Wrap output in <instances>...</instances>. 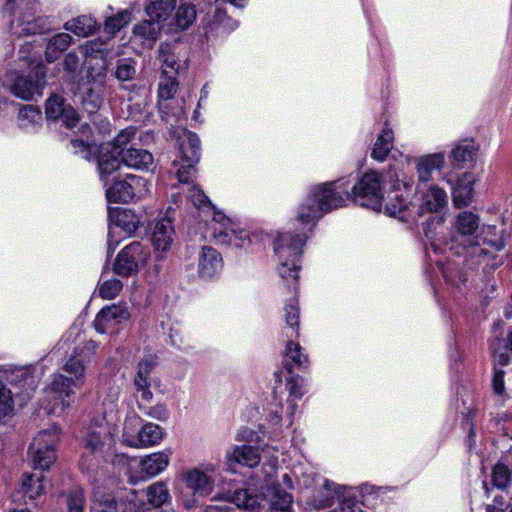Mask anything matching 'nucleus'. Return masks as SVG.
Listing matches in <instances>:
<instances>
[{"mask_svg": "<svg viewBox=\"0 0 512 512\" xmlns=\"http://www.w3.org/2000/svg\"><path fill=\"white\" fill-rule=\"evenodd\" d=\"M292 495L282 490L278 486L273 487V493L270 500L271 512H291Z\"/></svg>", "mask_w": 512, "mask_h": 512, "instance_id": "4c0bfd02", "label": "nucleus"}, {"mask_svg": "<svg viewBox=\"0 0 512 512\" xmlns=\"http://www.w3.org/2000/svg\"><path fill=\"white\" fill-rule=\"evenodd\" d=\"M150 258V249L140 241L126 245L117 255L113 271L121 277H129L145 267Z\"/></svg>", "mask_w": 512, "mask_h": 512, "instance_id": "423d86ee", "label": "nucleus"}, {"mask_svg": "<svg viewBox=\"0 0 512 512\" xmlns=\"http://www.w3.org/2000/svg\"><path fill=\"white\" fill-rule=\"evenodd\" d=\"M134 422H137V418L132 417L127 419L124 424L123 430V441L131 447H148L158 444L163 438L162 428L153 423H147L141 427V429L134 435L131 431Z\"/></svg>", "mask_w": 512, "mask_h": 512, "instance_id": "6e6552de", "label": "nucleus"}, {"mask_svg": "<svg viewBox=\"0 0 512 512\" xmlns=\"http://www.w3.org/2000/svg\"><path fill=\"white\" fill-rule=\"evenodd\" d=\"M29 16L27 19L19 18L16 21H11L10 30L12 34L22 37L28 35H35L38 33H42L43 28L38 23V20L35 18H31Z\"/></svg>", "mask_w": 512, "mask_h": 512, "instance_id": "7c9ffc66", "label": "nucleus"}, {"mask_svg": "<svg viewBox=\"0 0 512 512\" xmlns=\"http://www.w3.org/2000/svg\"><path fill=\"white\" fill-rule=\"evenodd\" d=\"M64 27L78 36L86 37L94 33L96 22L91 17L79 16L66 22Z\"/></svg>", "mask_w": 512, "mask_h": 512, "instance_id": "f704fd0d", "label": "nucleus"}, {"mask_svg": "<svg viewBox=\"0 0 512 512\" xmlns=\"http://www.w3.org/2000/svg\"><path fill=\"white\" fill-rule=\"evenodd\" d=\"M283 319L285 325L282 327L283 333L289 339L297 338L299 336L300 324V309L298 300L291 299L285 304L283 309Z\"/></svg>", "mask_w": 512, "mask_h": 512, "instance_id": "6ab92c4d", "label": "nucleus"}, {"mask_svg": "<svg viewBox=\"0 0 512 512\" xmlns=\"http://www.w3.org/2000/svg\"><path fill=\"white\" fill-rule=\"evenodd\" d=\"M104 94L105 93L103 92L92 90L89 88L83 98V105L85 109L89 113H93L96 110H98L102 105Z\"/></svg>", "mask_w": 512, "mask_h": 512, "instance_id": "5fc2aeb1", "label": "nucleus"}, {"mask_svg": "<svg viewBox=\"0 0 512 512\" xmlns=\"http://www.w3.org/2000/svg\"><path fill=\"white\" fill-rule=\"evenodd\" d=\"M477 148L473 141L465 140L457 145L451 152V158L459 163L472 161L476 154Z\"/></svg>", "mask_w": 512, "mask_h": 512, "instance_id": "c03bdc74", "label": "nucleus"}, {"mask_svg": "<svg viewBox=\"0 0 512 512\" xmlns=\"http://www.w3.org/2000/svg\"><path fill=\"white\" fill-rule=\"evenodd\" d=\"M124 165L120 154L113 150H104L97 157V169L100 179L105 183L109 177Z\"/></svg>", "mask_w": 512, "mask_h": 512, "instance_id": "f3484780", "label": "nucleus"}, {"mask_svg": "<svg viewBox=\"0 0 512 512\" xmlns=\"http://www.w3.org/2000/svg\"><path fill=\"white\" fill-rule=\"evenodd\" d=\"M309 504L315 509H322L329 507L333 504V497L329 495H314L310 500Z\"/></svg>", "mask_w": 512, "mask_h": 512, "instance_id": "774afa93", "label": "nucleus"}, {"mask_svg": "<svg viewBox=\"0 0 512 512\" xmlns=\"http://www.w3.org/2000/svg\"><path fill=\"white\" fill-rule=\"evenodd\" d=\"M131 20V13L128 10H123L113 17H110L105 22V30L108 33L114 34L122 27L127 25Z\"/></svg>", "mask_w": 512, "mask_h": 512, "instance_id": "3c124183", "label": "nucleus"}, {"mask_svg": "<svg viewBox=\"0 0 512 512\" xmlns=\"http://www.w3.org/2000/svg\"><path fill=\"white\" fill-rule=\"evenodd\" d=\"M136 134L137 129L134 127L122 129L111 142V150L123 156L125 150H129L133 146L132 143L135 140Z\"/></svg>", "mask_w": 512, "mask_h": 512, "instance_id": "e433bc0d", "label": "nucleus"}, {"mask_svg": "<svg viewBox=\"0 0 512 512\" xmlns=\"http://www.w3.org/2000/svg\"><path fill=\"white\" fill-rule=\"evenodd\" d=\"M45 68L38 65L34 75L17 76L10 85V92L23 100H31L37 95H41V89L45 85Z\"/></svg>", "mask_w": 512, "mask_h": 512, "instance_id": "9d476101", "label": "nucleus"}, {"mask_svg": "<svg viewBox=\"0 0 512 512\" xmlns=\"http://www.w3.org/2000/svg\"><path fill=\"white\" fill-rule=\"evenodd\" d=\"M444 164V156L441 153L422 156L417 160V173L419 180L427 182L431 179L432 173L439 170Z\"/></svg>", "mask_w": 512, "mask_h": 512, "instance_id": "5701e85b", "label": "nucleus"}, {"mask_svg": "<svg viewBox=\"0 0 512 512\" xmlns=\"http://www.w3.org/2000/svg\"><path fill=\"white\" fill-rule=\"evenodd\" d=\"M480 225V219L478 215L470 211H462L456 218V230L459 234L466 236L472 235L477 231Z\"/></svg>", "mask_w": 512, "mask_h": 512, "instance_id": "473e14b6", "label": "nucleus"}, {"mask_svg": "<svg viewBox=\"0 0 512 512\" xmlns=\"http://www.w3.org/2000/svg\"><path fill=\"white\" fill-rule=\"evenodd\" d=\"M447 204L446 192L438 187H431L424 196V201L419 208V213L439 212Z\"/></svg>", "mask_w": 512, "mask_h": 512, "instance_id": "b1692460", "label": "nucleus"}, {"mask_svg": "<svg viewBox=\"0 0 512 512\" xmlns=\"http://www.w3.org/2000/svg\"><path fill=\"white\" fill-rule=\"evenodd\" d=\"M60 429L52 426L43 430L34 437L29 447V456L32 459L34 468L40 470L49 469L56 461V445L59 442Z\"/></svg>", "mask_w": 512, "mask_h": 512, "instance_id": "39448f33", "label": "nucleus"}, {"mask_svg": "<svg viewBox=\"0 0 512 512\" xmlns=\"http://www.w3.org/2000/svg\"><path fill=\"white\" fill-rule=\"evenodd\" d=\"M195 164L190 161H181L178 163L177 161H173V166L176 169L175 175L180 183L187 184L188 187L190 185V180L193 178L195 174Z\"/></svg>", "mask_w": 512, "mask_h": 512, "instance_id": "de8ad7c7", "label": "nucleus"}, {"mask_svg": "<svg viewBox=\"0 0 512 512\" xmlns=\"http://www.w3.org/2000/svg\"><path fill=\"white\" fill-rule=\"evenodd\" d=\"M175 231L169 217L160 219L153 230L152 242L156 250L167 251L173 242Z\"/></svg>", "mask_w": 512, "mask_h": 512, "instance_id": "dca6fc26", "label": "nucleus"}, {"mask_svg": "<svg viewBox=\"0 0 512 512\" xmlns=\"http://www.w3.org/2000/svg\"><path fill=\"white\" fill-rule=\"evenodd\" d=\"M223 266L222 257L216 249L205 246L199 253L198 275L202 279H212Z\"/></svg>", "mask_w": 512, "mask_h": 512, "instance_id": "f8f14e48", "label": "nucleus"}, {"mask_svg": "<svg viewBox=\"0 0 512 512\" xmlns=\"http://www.w3.org/2000/svg\"><path fill=\"white\" fill-rule=\"evenodd\" d=\"M93 509L94 512H118L115 498L112 495H104L101 499L96 500Z\"/></svg>", "mask_w": 512, "mask_h": 512, "instance_id": "680f3d73", "label": "nucleus"}, {"mask_svg": "<svg viewBox=\"0 0 512 512\" xmlns=\"http://www.w3.org/2000/svg\"><path fill=\"white\" fill-rule=\"evenodd\" d=\"M177 46L170 44H161L159 47V60L162 63V73L177 75L179 70L186 64V60H181L177 53Z\"/></svg>", "mask_w": 512, "mask_h": 512, "instance_id": "412c9836", "label": "nucleus"}, {"mask_svg": "<svg viewBox=\"0 0 512 512\" xmlns=\"http://www.w3.org/2000/svg\"><path fill=\"white\" fill-rule=\"evenodd\" d=\"M80 58L75 52H69L63 59V66L70 80H74L80 69Z\"/></svg>", "mask_w": 512, "mask_h": 512, "instance_id": "6e6d98bb", "label": "nucleus"}, {"mask_svg": "<svg viewBox=\"0 0 512 512\" xmlns=\"http://www.w3.org/2000/svg\"><path fill=\"white\" fill-rule=\"evenodd\" d=\"M224 499L246 510H254L260 507L261 503L264 501L262 495L249 488H241L234 492H228L224 494Z\"/></svg>", "mask_w": 512, "mask_h": 512, "instance_id": "4468645a", "label": "nucleus"}, {"mask_svg": "<svg viewBox=\"0 0 512 512\" xmlns=\"http://www.w3.org/2000/svg\"><path fill=\"white\" fill-rule=\"evenodd\" d=\"M302 383L303 379L297 376H291L287 380V388L289 390V394L294 399H299L303 396L304 392L302 391Z\"/></svg>", "mask_w": 512, "mask_h": 512, "instance_id": "69168bd1", "label": "nucleus"}, {"mask_svg": "<svg viewBox=\"0 0 512 512\" xmlns=\"http://www.w3.org/2000/svg\"><path fill=\"white\" fill-rule=\"evenodd\" d=\"M146 496L148 503L155 508L161 507L170 499V493L167 485L162 481L148 486L146 489Z\"/></svg>", "mask_w": 512, "mask_h": 512, "instance_id": "72a5a7b5", "label": "nucleus"}, {"mask_svg": "<svg viewBox=\"0 0 512 512\" xmlns=\"http://www.w3.org/2000/svg\"><path fill=\"white\" fill-rule=\"evenodd\" d=\"M105 431L89 429L82 438V446L90 453H96L104 447Z\"/></svg>", "mask_w": 512, "mask_h": 512, "instance_id": "37998d69", "label": "nucleus"}, {"mask_svg": "<svg viewBox=\"0 0 512 512\" xmlns=\"http://www.w3.org/2000/svg\"><path fill=\"white\" fill-rule=\"evenodd\" d=\"M474 183L475 177L472 173H464L458 178L452 191L453 203L456 207H465L471 203Z\"/></svg>", "mask_w": 512, "mask_h": 512, "instance_id": "2eb2a0df", "label": "nucleus"}, {"mask_svg": "<svg viewBox=\"0 0 512 512\" xmlns=\"http://www.w3.org/2000/svg\"><path fill=\"white\" fill-rule=\"evenodd\" d=\"M385 208L390 216L395 217L408 208V202L402 196L395 195V197L386 204Z\"/></svg>", "mask_w": 512, "mask_h": 512, "instance_id": "052dcab7", "label": "nucleus"}, {"mask_svg": "<svg viewBox=\"0 0 512 512\" xmlns=\"http://www.w3.org/2000/svg\"><path fill=\"white\" fill-rule=\"evenodd\" d=\"M179 151L181 161L198 163L200 159L199 137L191 131H185L183 135L179 137Z\"/></svg>", "mask_w": 512, "mask_h": 512, "instance_id": "4be33fe9", "label": "nucleus"}, {"mask_svg": "<svg viewBox=\"0 0 512 512\" xmlns=\"http://www.w3.org/2000/svg\"><path fill=\"white\" fill-rule=\"evenodd\" d=\"M170 453L158 452L148 455L141 461V470L153 477L161 473L169 464Z\"/></svg>", "mask_w": 512, "mask_h": 512, "instance_id": "a878e982", "label": "nucleus"}, {"mask_svg": "<svg viewBox=\"0 0 512 512\" xmlns=\"http://www.w3.org/2000/svg\"><path fill=\"white\" fill-rule=\"evenodd\" d=\"M25 7V9L30 11H36L37 1L36 0H6L3 6L4 13H9L10 15L17 9Z\"/></svg>", "mask_w": 512, "mask_h": 512, "instance_id": "4d7b16f0", "label": "nucleus"}, {"mask_svg": "<svg viewBox=\"0 0 512 512\" xmlns=\"http://www.w3.org/2000/svg\"><path fill=\"white\" fill-rule=\"evenodd\" d=\"M383 179L375 171L365 173L352 187L355 200H362L361 205L376 209L382 200Z\"/></svg>", "mask_w": 512, "mask_h": 512, "instance_id": "0eeeda50", "label": "nucleus"}, {"mask_svg": "<svg viewBox=\"0 0 512 512\" xmlns=\"http://www.w3.org/2000/svg\"><path fill=\"white\" fill-rule=\"evenodd\" d=\"M145 185L144 178L129 174L125 179L115 181L106 190V197L109 202L128 203L141 193Z\"/></svg>", "mask_w": 512, "mask_h": 512, "instance_id": "1a4fd4ad", "label": "nucleus"}, {"mask_svg": "<svg viewBox=\"0 0 512 512\" xmlns=\"http://www.w3.org/2000/svg\"><path fill=\"white\" fill-rule=\"evenodd\" d=\"M346 198L350 197L342 180L324 183L312 190L300 204L297 220L301 223H311L319 220L324 214L341 207Z\"/></svg>", "mask_w": 512, "mask_h": 512, "instance_id": "f03ea898", "label": "nucleus"}, {"mask_svg": "<svg viewBox=\"0 0 512 512\" xmlns=\"http://www.w3.org/2000/svg\"><path fill=\"white\" fill-rule=\"evenodd\" d=\"M230 459H233L235 462L243 466L252 468L259 464L260 455L256 447L242 445L234 448Z\"/></svg>", "mask_w": 512, "mask_h": 512, "instance_id": "c756f323", "label": "nucleus"}, {"mask_svg": "<svg viewBox=\"0 0 512 512\" xmlns=\"http://www.w3.org/2000/svg\"><path fill=\"white\" fill-rule=\"evenodd\" d=\"M66 127L73 128L79 121L77 111L70 105H65L63 114L60 116Z\"/></svg>", "mask_w": 512, "mask_h": 512, "instance_id": "338daca9", "label": "nucleus"}, {"mask_svg": "<svg viewBox=\"0 0 512 512\" xmlns=\"http://www.w3.org/2000/svg\"><path fill=\"white\" fill-rule=\"evenodd\" d=\"M88 83L91 85L90 89L97 90L103 93L107 92V65L102 60L98 68L92 67L88 73Z\"/></svg>", "mask_w": 512, "mask_h": 512, "instance_id": "58836bf2", "label": "nucleus"}, {"mask_svg": "<svg viewBox=\"0 0 512 512\" xmlns=\"http://www.w3.org/2000/svg\"><path fill=\"white\" fill-rule=\"evenodd\" d=\"M14 401L11 390L7 389L0 382V420L12 414Z\"/></svg>", "mask_w": 512, "mask_h": 512, "instance_id": "603ef678", "label": "nucleus"}, {"mask_svg": "<svg viewBox=\"0 0 512 512\" xmlns=\"http://www.w3.org/2000/svg\"><path fill=\"white\" fill-rule=\"evenodd\" d=\"M43 476L24 473L21 479V491L30 499H36L44 493Z\"/></svg>", "mask_w": 512, "mask_h": 512, "instance_id": "c9c22d12", "label": "nucleus"}, {"mask_svg": "<svg viewBox=\"0 0 512 512\" xmlns=\"http://www.w3.org/2000/svg\"><path fill=\"white\" fill-rule=\"evenodd\" d=\"M213 235L218 242L233 245L237 248H244L246 246V242H250L248 233L243 230L237 231L226 227H223V229L214 228Z\"/></svg>", "mask_w": 512, "mask_h": 512, "instance_id": "393cba45", "label": "nucleus"}, {"mask_svg": "<svg viewBox=\"0 0 512 512\" xmlns=\"http://www.w3.org/2000/svg\"><path fill=\"white\" fill-rule=\"evenodd\" d=\"M72 37L67 33L54 35L46 46V59L48 62L56 61L59 56L71 45Z\"/></svg>", "mask_w": 512, "mask_h": 512, "instance_id": "cd10ccee", "label": "nucleus"}, {"mask_svg": "<svg viewBox=\"0 0 512 512\" xmlns=\"http://www.w3.org/2000/svg\"><path fill=\"white\" fill-rule=\"evenodd\" d=\"M161 28L160 21L150 18L137 24L133 29V33L143 41L154 42L161 32Z\"/></svg>", "mask_w": 512, "mask_h": 512, "instance_id": "2f4dec72", "label": "nucleus"}, {"mask_svg": "<svg viewBox=\"0 0 512 512\" xmlns=\"http://www.w3.org/2000/svg\"><path fill=\"white\" fill-rule=\"evenodd\" d=\"M122 288L123 284L119 279H104V275H102L98 284V295L102 299L111 300L119 295Z\"/></svg>", "mask_w": 512, "mask_h": 512, "instance_id": "ea45409f", "label": "nucleus"}, {"mask_svg": "<svg viewBox=\"0 0 512 512\" xmlns=\"http://www.w3.org/2000/svg\"><path fill=\"white\" fill-rule=\"evenodd\" d=\"M177 90L176 75L162 73L158 87L159 98L164 101L172 99Z\"/></svg>", "mask_w": 512, "mask_h": 512, "instance_id": "a18cd8bd", "label": "nucleus"}, {"mask_svg": "<svg viewBox=\"0 0 512 512\" xmlns=\"http://www.w3.org/2000/svg\"><path fill=\"white\" fill-rule=\"evenodd\" d=\"M134 385L137 392H141L142 400L149 402L152 399L153 394L150 390L149 377L137 374L134 379Z\"/></svg>", "mask_w": 512, "mask_h": 512, "instance_id": "bf43d9fd", "label": "nucleus"}, {"mask_svg": "<svg viewBox=\"0 0 512 512\" xmlns=\"http://www.w3.org/2000/svg\"><path fill=\"white\" fill-rule=\"evenodd\" d=\"M176 0H149L145 7L146 14L151 19L165 21L173 11Z\"/></svg>", "mask_w": 512, "mask_h": 512, "instance_id": "c85d7f7f", "label": "nucleus"}, {"mask_svg": "<svg viewBox=\"0 0 512 512\" xmlns=\"http://www.w3.org/2000/svg\"><path fill=\"white\" fill-rule=\"evenodd\" d=\"M507 238L508 235L504 229L495 225L483 226L472 246V254L488 258L487 266L496 269L503 263L502 257H499L497 252L504 249Z\"/></svg>", "mask_w": 512, "mask_h": 512, "instance_id": "20e7f679", "label": "nucleus"}, {"mask_svg": "<svg viewBox=\"0 0 512 512\" xmlns=\"http://www.w3.org/2000/svg\"><path fill=\"white\" fill-rule=\"evenodd\" d=\"M115 223L124 231L132 233L138 229L139 219L132 211L126 209H119L116 211Z\"/></svg>", "mask_w": 512, "mask_h": 512, "instance_id": "49530a36", "label": "nucleus"}, {"mask_svg": "<svg viewBox=\"0 0 512 512\" xmlns=\"http://www.w3.org/2000/svg\"><path fill=\"white\" fill-rule=\"evenodd\" d=\"M308 365V357L303 353L300 344L294 342L292 339L288 340L283 352V368L287 371V373L292 375L296 370L304 371Z\"/></svg>", "mask_w": 512, "mask_h": 512, "instance_id": "ddd939ff", "label": "nucleus"}, {"mask_svg": "<svg viewBox=\"0 0 512 512\" xmlns=\"http://www.w3.org/2000/svg\"><path fill=\"white\" fill-rule=\"evenodd\" d=\"M305 244L304 234L279 233L274 242V251L280 260L279 275L296 289L299 259Z\"/></svg>", "mask_w": 512, "mask_h": 512, "instance_id": "7ed1b4c3", "label": "nucleus"}, {"mask_svg": "<svg viewBox=\"0 0 512 512\" xmlns=\"http://www.w3.org/2000/svg\"><path fill=\"white\" fill-rule=\"evenodd\" d=\"M512 471L503 464L497 463L492 469V484L494 487L504 491L510 486Z\"/></svg>", "mask_w": 512, "mask_h": 512, "instance_id": "79ce46f5", "label": "nucleus"}, {"mask_svg": "<svg viewBox=\"0 0 512 512\" xmlns=\"http://www.w3.org/2000/svg\"><path fill=\"white\" fill-rule=\"evenodd\" d=\"M185 482L194 496H208L213 489L211 477L198 469L188 471L185 475Z\"/></svg>", "mask_w": 512, "mask_h": 512, "instance_id": "a211bd4d", "label": "nucleus"}, {"mask_svg": "<svg viewBox=\"0 0 512 512\" xmlns=\"http://www.w3.org/2000/svg\"><path fill=\"white\" fill-rule=\"evenodd\" d=\"M393 139V131L385 123L372 149V157L378 161H384L393 148Z\"/></svg>", "mask_w": 512, "mask_h": 512, "instance_id": "bb28decb", "label": "nucleus"}, {"mask_svg": "<svg viewBox=\"0 0 512 512\" xmlns=\"http://www.w3.org/2000/svg\"><path fill=\"white\" fill-rule=\"evenodd\" d=\"M85 498L80 487H74L67 494L68 512H84Z\"/></svg>", "mask_w": 512, "mask_h": 512, "instance_id": "8fccbe9b", "label": "nucleus"}, {"mask_svg": "<svg viewBox=\"0 0 512 512\" xmlns=\"http://www.w3.org/2000/svg\"><path fill=\"white\" fill-rule=\"evenodd\" d=\"M125 166L137 170H148L154 163L153 155L146 149L131 146L121 156Z\"/></svg>", "mask_w": 512, "mask_h": 512, "instance_id": "aec40b11", "label": "nucleus"}, {"mask_svg": "<svg viewBox=\"0 0 512 512\" xmlns=\"http://www.w3.org/2000/svg\"><path fill=\"white\" fill-rule=\"evenodd\" d=\"M196 19L195 7L191 4L182 3L175 14L174 24L180 30L187 29Z\"/></svg>", "mask_w": 512, "mask_h": 512, "instance_id": "a19ab883", "label": "nucleus"}, {"mask_svg": "<svg viewBox=\"0 0 512 512\" xmlns=\"http://www.w3.org/2000/svg\"><path fill=\"white\" fill-rule=\"evenodd\" d=\"M188 197L196 207H209L211 205L208 197L197 185H191L188 187Z\"/></svg>", "mask_w": 512, "mask_h": 512, "instance_id": "13d9d810", "label": "nucleus"}, {"mask_svg": "<svg viewBox=\"0 0 512 512\" xmlns=\"http://www.w3.org/2000/svg\"><path fill=\"white\" fill-rule=\"evenodd\" d=\"M96 347V343L89 340L74 348L73 354L63 365V371L72 377L62 374L52 376L50 383L45 388L48 396L55 401L50 412L56 413L58 407H60V411H63L72 405L75 389L84 383L86 366L95 354Z\"/></svg>", "mask_w": 512, "mask_h": 512, "instance_id": "f257e3e1", "label": "nucleus"}, {"mask_svg": "<svg viewBox=\"0 0 512 512\" xmlns=\"http://www.w3.org/2000/svg\"><path fill=\"white\" fill-rule=\"evenodd\" d=\"M156 364L157 357L155 355L149 354L144 356V358L138 363L137 374L149 377Z\"/></svg>", "mask_w": 512, "mask_h": 512, "instance_id": "0e129e2a", "label": "nucleus"}, {"mask_svg": "<svg viewBox=\"0 0 512 512\" xmlns=\"http://www.w3.org/2000/svg\"><path fill=\"white\" fill-rule=\"evenodd\" d=\"M136 74L135 66L131 60L122 59L117 62L114 76L119 81L132 80Z\"/></svg>", "mask_w": 512, "mask_h": 512, "instance_id": "864d4df0", "label": "nucleus"}, {"mask_svg": "<svg viewBox=\"0 0 512 512\" xmlns=\"http://www.w3.org/2000/svg\"><path fill=\"white\" fill-rule=\"evenodd\" d=\"M130 318V313L125 305L112 304L103 307L96 315L93 325L99 333L112 332L115 327Z\"/></svg>", "mask_w": 512, "mask_h": 512, "instance_id": "9b49d317", "label": "nucleus"}, {"mask_svg": "<svg viewBox=\"0 0 512 512\" xmlns=\"http://www.w3.org/2000/svg\"><path fill=\"white\" fill-rule=\"evenodd\" d=\"M65 101L61 96L52 95L50 96L45 105L46 116L49 119L57 120L63 114L65 107Z\"/></svg>", "mask_w": 512, "mask_h": 512, "instance_id": "09e8293b", "label": "nucleus"}, {"mask_svg": "<svg viewBox=\"0 0 512 512\" xmlns=\"http://www.w3.org/2000/svg\"><path fill=\"white\" fill-rule=\"evenodd\" d=\"M41 112L33 105H25L19 110V119L28 120L29 123H37L41 120Z\"/></svg>", "mask_w": 512, "mask_h": 512, "instance_id": "e2e57ef3", "label": "nucleus"}]
</instances>
